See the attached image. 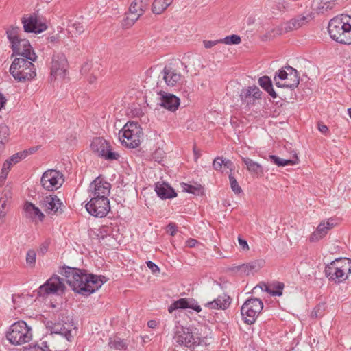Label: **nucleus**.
<instances>
[{
	"label": "nucleus",
	"instance_id": "1",
	"mask_svg": "<svg viewBox=\"0 0 351 351\" xmlns=\"http://www.w3.org/2000/svg\"><path fill=\"white\" fill-rule=\"evenodd\" d=\"M61 274L73 291L86 296L99 289L107 280L104 276L88 274L85 271L70 267L63 268Z\"/></svg>",
	"mask_w": 351,
	"mask_h": 351
},
{
	"label": "nucleus",
	"instance_id": "2",
	"mask_svg": "<svg viewBox=\"0 0 351 351\" xmlns=\"http://www.w3.org/2000/svg\"><path fill=\"white\" fill-rule=\"evenodd\" d=\"M202 331V328H191L176 325L173 339L179 345L189 348H195L197 346H207L210 344V338L207 335H203Z\"/></svg>",
	"mask_w": 351,
	"mask_h": 351
},
{
	"label": "nucleus",
	"instance_id": "3",
	"mask_svg": "<svg viewBox=\"0 0 351 351\" xmlns=\"http://www.w3.org/2000/svg\"><path fill=\"white\" fill-rule=\"evenodd\" d=\"M328 30L334 40L341 44H351V24L347 17L337 16L331 19Z\"/></svg>",
	"mask_w": 351,
	"mask_h": 351
},
{
	"label": "nucleus",
	"instance_id": "4",
	"mask_svg": "<svg viewBox=\"0 0 351 351\" xmlns=\"http://www.w3.org/2000/svg\"><path fill=\"white\" fill-rule=\"evenodd\" d=\"M324 272L330 280L343 282L351 274V260L347 258L335 259L326 266Z\"/></svg>",
	"mask_w": 351,
	"mask_h": 351
},
{
	"label": "nucleus",
	"instance_id": "5",
	"mask_svg": "<svg viewBox=\"0 0 351 351\" xmlns=\"http://www.w3.org/2000/svg\"><path fill=\"white\" fill-rule=\"evenodd\" d=\"M32 61L24 58H16L10 67V73L18 82H25L36 76V69Z\"/></svg>",
	"mask_w": 351,
	"mask_h": 351
},
{
	"label": "nucleus",
	"instance_id": "6",
	"mask_svg": "<svg viewBox=\"0 0 351 351\" xmlns=\"http://www.w3.org/2000/svg\"><path fill=\"white\" fill-rule=\"evenodd\" d=\"M143 132L137 123L128 122L119 132V138L127 147L136 148L139 146Z\"/></svg>",
	"mask_w": 351,
	"mask_h": 351
},
{
	"label": "nucleus",
	"instance_id": "7",
	"mask_svg": "<svg viewBox=\"0 0 351 351\" xmlns=\"http://www.w3.org/2000/svg\"><path fill=\"white\" fill-rule=\"evenodd\" d=\"M32 330L24 321H19L13 324L6 337L13 345H21L30 341L32 339Z\"/></svg>",
	"mask_w": 351,
	"mask_h": 351
},
{
	"label": "nucleus",
	"instance_id": "8",
	"mask_svg": "<svg viewBox=\"0 0 351 351\" xmlns=\"http://www.w3.org/2000/svg\"><path fill=\"white\" fill-rule=\"evenodd\" d=\"M274 81L277 87L293 90L298 87L300 83V75L296 69L291 66H287L276 73Z\"/></svg>",
	"mask_w": 351,
	"mask_h": 351
},
{
	"label": "nucleus",
	"instance_id": "9",
	"mask_svg": "<svg viewBox=\"0 0 351 351\" xmlns=\"http://www.w3.org/2000/svg\"><path fill=\"white\" fill-rule=\"evenodd\" d=\"M263 308V303L261 300L258 298L247 300L241 308V313L245 322L248 324L254 323Z\"/></svg>",
	"mask_w": 351,
	"mask_h": 351
},
{
	"label": "nucleus",
	"instance_id": "10",
	"mask_svg": "<svg viewBox=\"0 0 351 351\" xmlns=\"http://www.w3.org/2000/svg\"><path fill=\"white\" fill-rule=\"evenodd\" d=\"M68 74L69 63L66 56L62 53H55L52 58L51 77L55 80L65 79Z\"/></svg>",
	"mask_w": 351,
	"mask_h": 351
},
{
	"label": "nucleus",
	"instance_id": "11",
	"mask_svg": "<svg viewBox=\"0 0 351 351\" xmlns=\"http://www.w3.org/2000/svg\"><path fill=\"white\" fill-rule=\"evenodd\" d=\"M90 147L95 153L108 160H117L120 155L110 149L107 141L102 138H95L90 144Z\"/></svg>",
	"mask_w": 351,
	"mask_h": 351
},
{
	"label": "nucleus",
	"instance_id": "12",
	"mask_svg": "<svg viewBox=\"0 0 351 351\" xmlns=\"http://www.w3.org/2000/svg\"><path fill=\"white\" fill-rule=\"evenodd\" d=\"M86 209L91 215L101 218L110 211V202L108 198L92 197L86 204Z\"/></svg>",
	"mask_w": 351,
	"mask_h": 351
},
{
	"label": "nucleus",
	"instance_id": "13",
	"mask_svg": "<svg viewBox=\"0 0 351 351\" xmlns=\"http://www.w3.org/2000/svg\"><path fill=\"white\" fill-rule=\"evenodd\" d=\"M64 280L57 275L52 276L45 283L40 286L38 294L44 297L49 294L58 293L59 291L64 292L66 287Z\"/></svg>",
	"mask_w": 351,
	"mask_h": 351
},
{
	"label": "nucleus",
	"instance_id": "14",
	"mask_svg": "<svg viewBox=\"0 0 351 351\" xmlns=\"http://www.w3.org/2000/svg\"><path fill=\"white\" fill-rule=\"evenodd\" d=\"M63 181V175L60 171L53 169L46 171L40 180L43 187L47 191L58 189L62 186Z\"/></svg>",
	"mask_w": 351,
	"mask_h": 351
},
{
	"label": "nucleus",
	"instance_id": "15",
	"mask_svg": "<svg viewBox=\"0 0 351 351\" xmlns=\"http://www.w3.org/2000/svg\"><path fill=\"white\" fill-rule=\"evenodd\" d=\"M40 206L49 215H60L63 213V204L56 195H47L40 202Z\"/></svg>",
	"mask_w": 351,
	"mask_h": 351
},
{
	"label": "nucleus",
	"instance_id": "16",
	"mask_svg": "<svg viewBox=\"0 0 351 351\" xmlns=\"http://www.w3.org/2000/svg\"><path fill=\"white\" fill-rule=\"evenodd\" d=\"M12 49L15 55H19L31 61H35L36 55L32 49L29 40L26 39H18L12 44Z\"/></svg>",
	"mask_w": 351,
	"mask_h": 351
},
{
	"label": "nucleus",
	"instance_id": "17",
	"mask_svg": "<svg viewBox=\"0 0 351 351\" xmlns=\"http://www.w3.org/2000/svg\"><path fill=\"white\" fill-rule=\"evenodd\" d=\"M110 184L97 177L90 185V197L95 198H108L110 191Z\"/></svg>",
	"mask_w": 351,
	"mask_h": 351
},
{
	"label": "nucleus",
	"instance_id": "18",
	"mask_svg": "<svg viewBox=\"0 0 351 351\" xmlns=\"http://www.w3.org/2000/svg\"><path fill=\"white\" fill-rule=\"evenodd\" d=\"M22 23L25 32L39 34L47 29L45 23H43L35 15L23 17Z\"/></svg>",
	"mask_w": 351,
	"mask_h": 351
},
{
	"label": "nucleus",
	"instance_id": "19",
	"mask_svg": "<svg viewBox=\"0 0 351 351\" xmlns=\"http://www.w3.org/2000/svg\"><path fill=\"white\" fill-rule=\"evenodd\" d=\"M312 19V13L309 11H306L285 23L284 29L286 32L297 29L303 25H306Z\"/></svg>",
	"mask_w": 351,
	"mask_h": 351
},
{
	"label": "nucleus",
	"instance_id": "20",
	"mask_svg": "<svg viewBox=\"0 0 351 351\" xmlns=\"http://www.w3.org/2000/svg\"><path fill=\"white\" fill-rule=\"evenodd\" d=\"M158 94L161 106L171 112L178 110L180 106V99L178 97L164 91H160Z\"/></svg>",
	"mask_w": 351,
	"mask_h": 351
},
{
	"label": "nucleus",
	"instance_id": "21",
	"mask_svg": "<svg viewBox=\"0 0 351 351\" xmlns=\"http://www.w3.org/2000/svg\"><path fill=\"white\" fill-rule=\"evenodd\" d=\"M335 226L333 219H328L326 221L320 223L316 230L314 231L310 236L309 240L311 242H316L324 237L328 231Z\"/></svg>",
	"mask_w": 351,
	"mask_h": 351
},
{
	"label": "nucleus",
	"instance_id": "22",
	"mask_svg": "<svg viewBox=\"0 0 351 351\" xmlns=\"http://www.w3.org/2000/svg\"><path fill=\"white\" fill-rule=\"evenodd\" d=\"M231 303V298L230 296L223 294L219 295L217 298L208 302L204 304V307L209 309H221L225 310L228 308Z\"/></svg>",
	"mask_w": 351,
	"mask_h": 351
},
{
	"label": "nucleus",
	"instance_id": "23",
	"mask_svg": "<svg viewBox=\"0 0 351 351\" xmlns=\"http://www.w3.org/2000/svg\"><path fill=\"white\" fill-rule=\"evenodd\" d=\"M162 78L166 84L169 86H175L182 77L180 73L170 67H165L162 72Z\"/></svg>",
	"mask_w": 351,
	"mask_h": 351
},
{
	"label": "nucleus",
	"instance_id": "24",
	"mask_svg": "<svg viewBox=\"0 0 351 351\" xmlns=\"http://www.w3.org/2000/svg\"><path fill=\"white\" fill-rule=\"evenodd\" d=\"M155 191L157 195L163 199L172 198L176 196V193L174 190L165 182H157L156 184Z\"/></svg>",
	"mask_w": 351,
	"mask_h": 351
},
{
	"label": "nucleus",
	"instance_id": "25",
	"mask_svg": "<svg viewBox=\"0 0 351 351\" xmlns=\"http://www.w3.org/2000/svg\"><path fill=\"white\" fill-rule=\"evenodd\" d=\"M24 210L25 212L26 217L32 219L38 218L40 221H43L45 217L44 214L40 211V210L30 202H26L25 204Z\"/></svg>",
	"mask_w": 351,
	"mask_h": 351
},
{
	"label": "nucleus",
	"instance_id": "26",
	"mask_svg": "<svg viewBox=\"0 0 351 351\" xmlns=\"http://www.w3.org/2000/svg\"><path fill=\"white\" fill-rule=\"evenodd\" d=\"M51 328V333L53 336V334L60 335L64 338H66L69 341H71L73 335H71V331L70 329L65 327L64 325L60 323H54L52 324Z\"/></svg>",
	"mask_w": 351,
	"mask_h": 351
},
{
	"label": "nucleus",
	"instance_id": "27",
	"mask_svg": "<svg viewBox=\"0 0 351 351\" xmlns=\"http://www.w3.org/2000/svg\"><path fill=\"white\" fill-rule=\"evenodd\" d=\"M242 161L246 166L247 171L254 175H262L263 173V168L261 165L252 160L250 158L242 157Z\"/></svg>",
	"mask_w": 351,
	"mask_h": 351
},
{
	"label": "nucleus",
	"instance_id": "28",
	"mask_svg": "<svg viewBox=\"0 0 351 351\" xmlns=\"http://www.w3.org/2000/svg\"><path fill=\"white\" fill-rule=\"evenodd\" d=\"M269 160L278 167H285L287 165H293L298 163V158L297 155L294 156L293 159H282L275 155H269Z\"/></svg>",
	"mask_w": 351,
	"mask_h": 351
},
{
	"label": "nucleus",
	"instance_id": "29",
	"mask_svg": "<svg viewBox=\"0 0 351 351\" xmlns=\"http://www.w3.org/2000/svg\"><path fill=\"white\" fill-rule=\"evenodd\" d=\"M173 0H154L152 10L156 14H162L173 2Z\"/></svg>",
	"mask_w": 351,
	"mask_h": 351
},
{
	"label": "nucleus",
	"instance_id": "30",
	"mask_svg": "<svg viewBox=\"0 0 351 351\" xmlns=\"http://www.w3.org/2000/svg\"><path fill=\"white\" fill-rule=\"evenodd\" d=\"M258 84L273 98L277 97V94L276 93V92L274 91V90L273 88L271 80L269 77L263 76V77H260L258 80Z\"/></svg>",
	"mask_w": 351,
	"mask_h": 351
},
{
	"label": "nucleus",
	"instance_id": "31",
	"mask_svg": "<svg viewBox=\"0 0 351 351\" xmlns=\"http://www.w3.org/2000/svg\"><path fill=\"white\" fill-rule=\"evenodd\" d=\"M144 12V5L142 1H134L131 3L128 12L131 15H134L139 19Z\"/></svg>",
	"mask_w": 351,
	"mask_h": 351
},
{
	"label": "nucleus",
	"instance_id": "32",
	"mask_svg": "<svg viewBox=\"0 0 351 351\" xmlns=\"http://www.w3.org/2000/svg\"><path fill=\"white\" fill-rule=\"evenodd\" d=\"M128 345V343L125 340L121 339L118 337H111L108 341V346L111 349H115L117 350H126Z\"/></svg>",
	"mask_w": 351,
	"mask_h": 351
},
{
	"label": "nucleus",
	"instance_id": "33",
	"mask_svg": "<svg viewBox=\"0 0 351 351\" xmlns=\"http://www.w3.org/2000/svg\"><path fill=\"white\" fill-rule=\"evenodd\" d=\"M41 351H57L53 343V336L51 334L47 335L40 342L37 343Z\"/></svg>",
	"mask_w": 351,
	"mask_h": 351
},
{
	"label": "nucleus",
	"instance_id": "34",
	"mask_svg": "<svg viewBox=\"0 0 351 351\" xmlns=\"http://www.w3.org/2000/svg\"><path fill=\"white\" fill-rule=\"evenodd\" d=\"M337 4L335 0H320L317 10L318 12L324 13L328 10L333 9Z\"/></svg>",
	"mask_w": 351,
	"mask_h": 351
},
{
	"label": "nucleus",
	"instance_id": "35",
	"mask_svg": "<svg viewBox=\"0 0 351 351\" xmlns=\"http://www.w3.org/2000/svg\"><path fill=\"white\" fill-rule=\"evenodd\" d=\"M20 29L18 27H10L6 31L8 38L9 39L11 44L16 42L19 38V32Z\"/></svg>",
	"mask_w": 351,
	"mask_h": 351
},
{
	"label": "nucleus",
	"instance_id": "36",
	"mask_svg": "<svg viewBox=\"0 0 351 351\" xmlns=\"http://www.w3.org/2000/svg\"><path fill=\"white\" fill-rule=\"evenodd\" d=\"M138 19L134 15H131L130 13L128 12L125 14V18L123 20L122 25L125 28H129L132 27Z\"/></svg>",
	"mask_w": 351,
	"mask_h": 351
},
{
	"label": "nucleus",
	"instance_id": "37",
	"mask_svg": "<svg viewBox=\"0 0 351 351\" xmlns=\"http://www.w3.org/2000/svg\"><path fill=\"white\" fill-rule=\"evenodd\" d=\"M219 41H221V43H225L226 45H237L241 43V40L238 35L232 34L231 36H226L223 39H219Z\"/></svg>",
	"mask_w": 351,
	"mask_h": 351
},
{
	"label": "nucleus",
	"instance_id": "38",
	"mask_svg": "<svg viewBox=\"0 0 351 351\" xmlns=\"http://www.w3.org/2000/svg\"><path fill=\"white\" fill-rule=\"evenodd\" d=\"M273 288L271 289L270 295L273 296H280L282 295L284 284L282 282H276L272 285Z\"/></svg>",
	"mask_w": 351,
	"mask_h": 351
},
{
	"label": "nucleus",
	"instance_id": "39",
	"mask_svg": "<svg viewBox=\"0 0 351 351\" xmlns=\"http://www.w3.org/2000/svg\"><path fill=\"white\" fill-rule=\"evenodd\" d=\"M186 301V304H184V306L182 308H192L196 312L199 313L201 311L202 308L199 305L197 304V303L195 302V300L192 298H184Z\"/></svg>",
	"mask_w": 351,
	"mask_h": 351
},
{
	"label": "nucleus",
	"instance_id": "40",
	"mask_svg": "<svg viewBox=\"0 0 351 351\" xmlns=\"http://www.w3.org/2000/svg\"><path fill=\"white\" fill-rule=\"evenodd\" d=\"M36 254L35 250H29L26 255V263L31 267H34L36 263Z\"/></svg>",
	"mask_w": 351,
	"mask_h": 351
},
{
	"label": "nucleus",
	"instance_id": "41",
	"mask_svg": "<svg viewBox=\"0 0 351 351\" xmlns=\"http://www.w3.org/2000/svg\"><path fill=\"white\" fill-rule=\"evenodd\" d=\"M229 180L232 190L235 194H239L242 192L241 186L239 185L236 178L232 175H229Z\"/></svg>",
	"mask_w": 351,
	"mask_h": 351
},
{
	"label": "nucleus",
	"instance_id": "42",
	"mask_svg": "<svg viewBox=\"0 0 351 351\" xmlns=\"http://www.w3.org/2000/svg\"><path fill=\"white\" fill-rule=\"evenodd\" d=\"M27 154H28V151H27V150L23 151L22 152L16 153V154H14L13 156H12L9 160L14 165V164L19 162L20 160L25 158L26 156H27Z\"/></svg>",
	"mask_w": 351,
	"mask_h": 351
},
{
	"label": "nucleus",
	"instance_id": "43",
	"mask_svg": "<svg viewBox=\"0 0 351 351\" xmlns=\"http://www.w3.org/2000/svg\"><path fill=\"white\" fill-rule=\"evenodd\" d=\"M255 268V266L253 264H243L241 265H239L236 267H234L233 269L241 271V272H243L246 274L247 275H249L250 273Z\"/></svg>",
	"mask_w": 351,
	"mask_h": 351
},
{
	"label": "nucleus",
	"instance_id": "44",
	"mask_svg": "<svg viewBox=\"0 0 351 351\" xmlns=\"http://www.w3.org/2000/svg\"><path fill=\"white\" fill-rule=\"evenodd\" d=\"M186 304V301L184 299H179L178 300L174 302L172 304H171L169 307V312L172 313L174 310L182 308Z\"/></svg>",
	"mask_w": 351,
	"mask_h": 351
},
{
	"label": "nucleus",
	"instance_id": "45",
	"mask_svg": "<svg viewBox=\"0 0 351 351\" xmlns=\"http://www.w3.org/2000/svg\"><path fill=\"white\" fill-rule=\"evenodd\" d=\"M9 135V128L5 125H0V140L7 142Z\"/></svg>",
	"mask_w": 351,
	"mask_h": 351
},
{
	"label": "nucleus",
	"instance_id": "46",
	"mask_svg": "<svg viewBox=\"0 0 351 351\" xmlns=\"http://www.w3.org/2000/svg\"><path fill=\"white\" fill-rule=\"evenodd\" d=\"M242 101H246L248 98L252 97V86L246 89H243L240 93Z\"/></svg>",
	"mask_w": 351,
	"mask_h": 351
},
{
	"label": "nucleus",
	"instance_id": "47",
	"mask_svg": "<svg viewBox=\"0 0 351 351\" xmlns=\"http://www.w3.org/2000/svg\"><path fill=\"white\" fill-rule=\"evenodd\" d=\"M7 200L4 199V197L0 199V220H2L5 216V212L4 209L7 205Z\"/></svg>",
	"mask_w": 351,
	"mask_h": 351
},
{
	"label": "nucleus",
	"instance_id": "48",
	"mask_svg": "<svg viewBox=\"0 0 351 351\" xmlns=\"http://www.w3.org/2000/svg\"><path fill=\"white\" fill-rule=\"evenodd\" d=\"M223 163V159L222 158L217 157L214 160L213 166L215 170L220 171L222 168Z\"/></svg>",
	"mask_w": 351,
	"mask_h": 351
},
{
	"label": "nucleus",
	"instance_id": "49",
	"mask_svg": "<svg viewBox=\"0 0 351 351\" xmlns=\"http://www.w3.org/2000/svg\"><path fill=\"white\" fill-rule=\"evenodd\" d=\"M147 267L152 271L154 274L160 273V268L154 263L151 261H148L147 263Z\"/></svg>",
	"mask_w": 351,
	"mask_h": 351
},
{
	"label": "nucleus",
	"instance_id": "50",
	"mask_svg": "<svg viewBox=\"0 0 351 351\" xmlns=\"http://www.w3.org/2000/svg\"><path fill=\"white\" fill-rule=\"evenodd\" d=\"M49 244H50V241L49 240L45 241L40 245L39 249H38V252L42 254H45L47 252V251L48 250Z\"/></svg>",
	"mask_w": 351,
	"mask_h": 351
},
{
	"label": "nucleus",
	"instance_id": "51",
	"mask_svg": "<svg viewBox=\"0 0 351 351\" xmlns=\"http://www.w3.org/2000/svg\"><path fill=\"white\" fill-rule=\"evenodd\" d=\"M238 242L239 244L240 247L243 251H248L249 250V245L246 240L242 239L241 237L238 238Z\"/></svg>",
	"mask_w": 351,
	"mask_h": 351
},
{
	"label": "nucleus",
	"instance_id": "52",
	"mask_svg": "<svg viewBox=\"0 0 351 351\" xmlns=\"http://www.w3.org/2000/svg\"><path fill=\"white\" fill-rule=\"evenodd\" d=\"M183 190L188 193L195 194L196 193L197 191H199V189L192 185L184 184V186H183Z\"/></svg>",
	"mask_w": 351,
	"mask_h": 351
},
{
	"label": "nucleus",
	"instance_id": "53",
	"mask_svg": "<svg viewBox=\"0 0 351 351\" xmlns=\"http://www.w3.org/2000/svg\"><path fill=\"white\" fill-rule=\"evenodd\" d=\"M218 43H221V41H219V39L216 40H204V45L205 48H206V49L211 48Z\"/></svg>",
	"mask_w": 351,
	"mask_h": 351
},
{
	"label": "nucleus",
	"instance_id": "54",
	"mask_svg": "<svg viewBox=\"0 0 351 351\" xmlns=\"http://www.w3.org/2000/svg\"><path fill=\"white\" fill-rule=\"evenodd\" d=\"M261 95V92L257 86H252V97L254 99H259Z\"/></svg>",
	"mask_w": 351,
	"mask_h": 351
},
{
	"label": "nucleus",
	"instance_id": "55",
	"mask_svg": "<svg viewBox=\"0 0 351 351\" xmlns=\"http://www.w3.org/2000/svg\"><path fill=\"white\" fill-rule=\"evenodd\" d=\"M8 173V172L6 171L5 167H2L1 173V176H0V183L1 184H3L5 182V179L7 178Z\"/></svg>",
	"mask_w": 351,
	"mask_h": 351
},
{
	"label": "nucleus",
	"instance_id": "56",
	"mask_svg": "<svg viewBox=\"0 0 351 351\" xmlns=\"http://www.w3.org/2000/svg\"><path fill=\"white\" fill-rule=\"evenodd\" d=\"M168 232H170L171 236H174L177 232L176 226L174 223H169L167 226Z\"/></svg>",
	"mask_w": 351,
	"mask_h": 351
},
{
	"label": "nucleus",
	"instance_id": "57",
	"mask_svg": "<svg viewBox=\"0 0 351 351\" xmlns=\"http://www.w3.org/2000/svg\"><path fill=\"white\" fill-rule=\"evenodd\" d=\"M223 165L228 168V169H230V171H232L234 170V165H233V163L232 161H230V160H226V159H223Z\"/></svg>",
	"mask_w": 351,
	"mask_h": 351
},
{
	"label": "nucleus",
	"instance_id": "58",
	"mask_svg": "<svg viewBox=\"0 0 351 351\" xmlns=\"http://www.w3.org/2000/svg\"><path fill=\"white\" fill-rule=\"evenodd\" d=\"M4 197V199L8 201L12 197V192L10 190V189H6L3 191V197Z\"/></svg>",
	"mask_w": 351,
	"mask_h": 351
},
{
	"label": "nucleus",
	"instance_id": "59",
	"mask_svg": "<svg viewBox=\"0 0 351 351\" xmlns=\"http://www.w3.org/2000/svg\"><path fill=\"white\" fill-rule=\"evenodd\" d=\"M186 245L189 247H194L197 243V241L194 239H189L186 242Z\"/></svg>",
	"mask_w": 351,
	"mask_h": 351
},
{
	"label": "nucleus",
	"instance_id": "60",
	"mask_svg": "<svg viewBox=\"0 0 351 351\" xmlns=\"http://www.w3.org/2000/svg\"><path fill=\"white\" fill-rule=\"evenodd\" d=\"M318 130L322 133L326 134L328 132V127L326 125H325L324 124L319 123L318 124Z\"/></svg>",
	"mask_w": 351,
	"mask_h": 351
},
{
	"label": "nucleus",
	"instance_id": "61",
	"mask_svg": "<svg viewBox=\"0 0 351 351\" xmlns=\"http://www.w3.org/2000/svg\"><path fill=\"white\" fill-rule=\"evenodd\" d=\"M260 288L270 294L271 289L269 287H268L265 283H262L259 285Z\"/></svg>",
	"mask_w": 351,
	"mask_h": 351
},
{
	"label": "nucleus",
	"instance_id": "62",
	"mask_svg": "<svg viewBox=\"0 0 351 351\" xmlns=\"http://www.w3.org/2000/svg\"><path fill=\"white\" fill-rule=\"evenodd\" d=\"M320 310V306H317L311 313L312 317H318L320 316L319 311Z\"/></svg>",
	"mask_w": 351,
	"mask_h": 351
},
{
	"label": "nucleus",
	"instance_id": "63",
	"mask_svg": "<svg viewBox=\"0 0 351 351\" xmlns=\"http://www.w3.org/2000/svg\"><path fill=\"white\" fill-rule=\"evenodd\" d=\"M12 165L13 164L9 160H8L4 162L3 167H5L6 171L8 172Z\"/></svg>",
	"mask_w": 351,
	"mask_h": 351
},
{
	"label": "nucleus",
	"instance_id": "64",
	"mask_svg": "<svg viewBox=\"0 0 351 351\" xmlns=\"http://www.w3.org/2000/svg\"><path fill=\"white\" fill-rule=\"evenodd\" d=\"M6 102V99L0 93V110L4 106Z\"/></svg>",
	"mask_w": 351,
	"mask_h": 351
}]
</instances>
